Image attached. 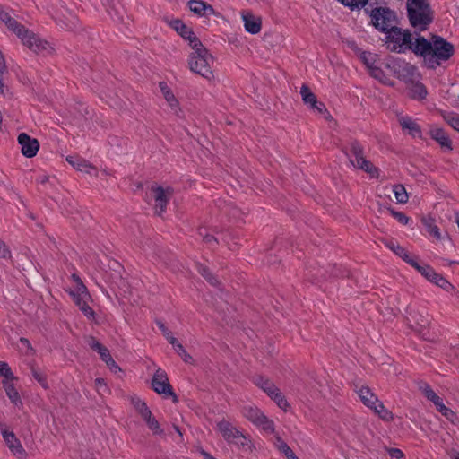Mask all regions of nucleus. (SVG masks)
<instances>
[{
    "mask_svg": "<svg viewBox=\"0 0 459 459\" xmlns=\"http://www.w3.org/2000/svg\"><path fill=\"white\" fill-rule=\"evenodd\" d=\"M191 48L193 52L188 58L190 70L206 79H210L212 76L211 69V64L213 62L212 56L209 54L196 37H193V39H191Z\"/></svg>",
    "mask_w": 459,
    "mask_h": 459,
    "instance_id": "f257e3e1",
    "label": "nucleus"
},
{
    "mask_svg": "<svg viewBox=\"0 0 459 459\" xmlns=\"http://www.w3.org/2000/svg\"><path fill=\"white\" fill-rule=\"evenodd\" d=\"M5 25L21 39L23 45L33 52L46 55L51 53L53 50V48L47 40L39 38L32 31L28 30L13 17L6 22Z\"/></svg>",
    "mask_w": 459,
    "mask_h": 459,
    "instance_id": "f03ea898",
    "label": "nucleus"
},
{
    "mask_svg": "<svg viewBox=\"0 0 459 459\" xmlns=\"http://www.w3.org/2000/svg\"><path fill=\"white\" fill-rule=\"evenodd\" d=\"M217 429L229 445L235 446L244 452H252L255 449L251 437L244 434L230 421L222 420L217 422Z\"/></svg>",
    "mask_w": 459,
    "mask_h": 459,
    "instance_id": "7ed1b4c3",
    "label": "nucleus"
},
{
    "mask_svg": "<svg viewBox=\"0 0 459 459\" xmlns=\"http://www.w3.org/2000/svg\"><path fill=\"white\" fill-rule=\"evenodd\" d=\"M345 153L354 168L367 172L371 178L378 176V169L370 161L366 160L364 149L358 141H351L347 146Z\"/></svg>",
    "mask_w": 459,
    "mask_h": 459,
    "instance_id": "20e7f679",
    "label": "nucleus"
},
{
    "mask_svg": "<svg viewBox=\"0 0 459 459\" xmlns=\"http://www.w3.org/2000/svg\"><path fill=\"white\" fill-rule=\"evenodd\" d=\"M370 23L379 31L386 33L397 26L398 20L395 12L387 7H377L370 13Z\"/></svg>",
    "mask_w": 459,
    "mask_h": 459,
    "instance_id": "39448f33",
    "label": "nucleus"
},
{
    "mask_svg": "<svg viewBox=\"0 0 459 459\" xmlns=\"http://www.w3.org/2000/svg\"><path fill=\"white\" fill-rule=\"evenodd\" d=\"M386 44L388 48L396 53H405L411 48L412 35L408 30H402L398 26L390 30L386 33Z\"/></svg>",
    "mask_w": 459,
    "mask_h": 459,
    "instance_id": "423d86ee",
    "label": "nucleus"
},
{
    "mask_svg": "<svg viewBox=\"0 0 459 459\" xmlns=\"http://www.w3.org/2000/svg\"><path fill=\"white\" fill-rule=\"evenodd\" d=\"M433 50L429 59V68L435 69L441 65V62L447 61L455 52L453 44L447 42L442 37L434 36Z\"/></svg>",
    "mask_w": 459,
    "mask_h": 459,
    "instance_id": "0eeeda50",
    "label": "nucleus"
},
{
    "mask_svg": "<svg viewBox=\"0 0 459 459\" xmlns=\"http://www.w3.org/2000/svg\"><path fill=\"white\" fill-rule=\"evenodd\" d=\"M394 75L406 84L420 79L418 68L403 59H394L387 65Z\"/></svg>",
    "mask_w": 459,
    "mask_h": 459,
    "instance_id": "6e6552de",
    "label": "nucleus"
},
{
    "mask_svg": "<svg viewBox=\"0 0 459 459\" xmlns=\"http://www.w3.org/2000/svg\"><path fill=\"white\" fill-rule=\"evenodd\" d=\"M243 416L251 421L257 428L268 433H273L274 423L269 420L257 407L255 406H244L242 408Z\"/></svg>",
    "mask_w": 459,
    "mask_h": 459,
    "instance_id": "1a4fd4ad",
    "label": "nucleus"
},
{
    "mask_svg": "<svg viewBox=\"0 0 459 459\" xmlns=\"http://www.w3.org/2000/svg\"><path fill=\"white\" fill-rule=\"evenodd\" d=\"M152 388L158 394H163L165 397L171 396L174 403L178 402V397L173 392V388L169 384L168 375L165 370L159 368L152 378Z\"/></svg>",
    "mask_w": 459,
    "mask_h": 459,
    "instance_id": "9d476101",
    "label": "nucleus"
},
{
    "mask_svg": "<svg viewBox=\"0 0 459 459\" xmlns=\"http://www.w3.org/2000/svg\"><path fill=\"white\" fill-rule=\"evenodd\" d=\"M0 431L10 451L18 458L25 457L26 451L22 447L20 440L16 437L14 433L5 429L3 423H0Z\"/></svg>",
    "mask_w": 459,
    "mask_h": 459,
    "instance_id": "9b49d317",
    "label": "nucleus"
},
{
    "mask_svg": "<svg viewBox=\"0 0 459 459\" xmlns=\"http://www.w3.org/2000/svg\"><path fill=\"white\" fill-rule=\"evenodd\" d=\"M433 41L430 42L422 36H418L415 41L411 40V48L409 50L412 51L416 56H421L424 59L426 65L429 67V59L433 50Z\"/></svg>",
    "mask_w": 459,
    "mask_h": 459,
    "instance_id": "f8f14e48",
    "label": "nucleus"
},
{
    "mask_svg": "<svg viewBox=\"0 0 459 459\" xmlns=\"http://www.w3.org/2000/svg\"><path fill=\"white\" fill-rule=\"evenodd\" d=\"M155 200V212L161 215L166 212L167 204L173 195L171 187L163 188L162 186L152 187Z\"/></svg>",
    "mask_w": 459,
    "mask_h": 459,
    "instance_id": "ddd939ff",
    "label": "nucleus"
},
{
    "mask_svg": "<svg viewBox=\"0 0 459 459\" xmlns=\"http://www.w3.org/2000/svg\"><path fill=\"white\" fill-rule=\"evenodd\" d=\"M408 18L411 25L420 30H425L433 21L431 10L420 12L411 11L410 14H408Z\"/></svg>",
    "mask_w": 459,
    "mask_h": 459,
    "instance_id": "4468645a",
    "label": "nucleus"
},
{
    "mask_svg": "<svg viewBox=\"0 0 459 459\" xmlns=\"http://www.w3.org/2000/svg\"><path fill=\"white\" fill-rule=\"evenodd\" d=\"M18 143L21 145L22 155L27 158L36 156L39 149V143L37 139L30 137L26 133H21L18 135Z\"/></svg>",
    "mask_w": 459,
    "mask_h": 459,
    "instance_id": "2eb2a0df",
    "label": "nucleus"
},
{
    "mask_svg": "<svg viewBox=\"0 0 459 459\" xmlns=\"http://www.w3.org/2000/svg\"><path fill=\"white\" fill-rule=\"evenodd\" d=\"M242 20L245 30L251 34H257L261 30L262 22L259 17L255 16L250 12H243Z\"/></svg>",
    "mask_w": 459,
    "mask_h": 459,
    "instance_id": "dca6fc26",
    "label": "nucleus"
},
{
    "mask_svg": "<svg viewBox=\"0 0 459 459\" xmlns=\"http://www.w3.org/2000/svg\"><path fill=\"white\" fill-rule=\"evenodd\" d=\"M56 23L63 30L70 31H75L80 28L78 18L68 11L56 20Z\"/></svg>",
    "mask_w": 459,
    "mask_h": 459,
    "instance_id": "f3484780",
    "label": "nucleus"
},
{
    "mask_svg": "<svg viewBox=\"0 0 459 459\" xmlns=\"http://www.w3.org/2000/svg\"><path fill=\"white\" fill-rule=\"evenodd\" d=\"M430 137L435 140L441 148L446 151H452V141L450 140L448 134L445 132L443 128L440 127H433L429 130Z\"/></svg>",
    "mask_w": 459,
    "mask_h": 459,
    "instance_id": "a211bd4d",
    "label": "nucleus"
},
{
    "mask_svg": "<svg viewBox=\"0 0 459 459\" xmlns=\"http://www.w3.org/2000/svg\"><path fill=\"white\" fill-rule=\"evenodd\" d=\"M399 124L403 130H406L413 138H422L421 128L411 117L405 116L399 118Z\"/></svg>",
    "mask_w": 459,
    "mask_h": 459,
    "instance_id": "6ab92c4d",
    "label": "nucleus"
},
{
    "mask_svg": "<svg viewBox=\"0 0 459 459\" xmlns=\"http://www.w3.org/2000/svg\"><path fill=\"white\" fill-rule=\"evenodd\" d=\"M188 6L193 13L200 16H208L215 13L213 7L202 0H190Z\"/></svg>",
    "mask_w": 459,
    "mask_h": 459,
    "instance_id": "aec40b11",
    "label": "nucleus"
},
{
    "mask_svg": "<svg viewBox=\"0 0 459 459\" xmlns=\"http://www.w3.org/2000/svg\"><path fill=\"white\" fill-rule=\"evenodd\" d=\"M410 98L416 100H423L428 95V90L420 80H415L413 82L407 84Z\"/></svg>",
    "mask_w": 459,
    "mask_h": 459,
    "instance_id": "412c9836",
    "label": "nucleus"
},
{
    "mask_svg": "<svg viewBox=\"0 0 459 459\" xmlns=\"http://www.w3.org/2000/svg\"><path fill=\"white\" fill-rule=\"evenodd\" d=\"M14 379H3L2 384L3 387L6 393V395L10 399V401L15 405L20 406L22 404L20 394L16 390L13 381Z\"/></svg>",
    "mask_w": 459,
    "mask_h": 459,
    "instance_id": "4be33fe9",
    "label": "nucleus"
},
{
    "mask_svg": "<svg viewBox=\"0 0 459 459\" xmlns=\"http://www.w3.org/2000/svg\"><path fill=\"white\" fill-rule=\"evenodd\" d=\"M159 87H160L165 100L169 103L171 110L176 115H178V111L180 110L179 106H178V101L175 98V96H174L173 92L171 91V90L169 89V87L167 85V83L165 82H160L159 84Z\"/></svg>",
    "mask_w": 459,
    "mask_h": 459,
    "instance_id": "5701e85b",
    "label": "nucleus"
},
{
    "mask_svg": "<svg viewBox=\"0 0 459 459\" xmlns=\"http://www.w3.org/2000/svg\"><path fill=\"white\" fill-rule=\"evenodd\" d=\"M169 25L172 29H174L182 38L187 39L189 41V45L191 46V39L195 36V33L192 31L190 28H188L182 21L177 19L171 21Z\"/></svg>",
    "mask_w": 459,
    "mask_h": 459,
    "instance_id": "b1692460",
    "label": "nucleus"
},
{
    "mask_svg": "<svg viewBox=\"0 0 459 459\" xmlns=\"http://www.w3.org/2000/svg\"><path fill=\"white\" fill-rule=\"evenodd\" d=\"M361 402L364 405L372 409L373 406L378 402V398L372 393L368 386H361L357 391Z\"/></svg>",
    "mask_w": 459,
    "mask_h": 459,
    "instance_id": "393cba45",
    "label": "nucleus"
},
{
    "mask_svg": "<svg viewBox=\"0 0 459 459\" xmlns=\"http://www.w3.org/2000/svg\"><path fill=\"white\" fill-rule=\"evenodd\" d=\"M411 265L430 282H433L437 275V273L429 264H420L416 260H414Z\"/></svg>",
    "mask_w": 459,
    "mask_h": 459,
    "instance_id": "a878e982",
    "label": "nucleus"
},
{
    "mask_svg": "<svg viewBox=\"0 0 459 459\" xmlns=\"http://www.w3.org/2000/svg\"><path fill=\"white\" fill-rule=\"evenodd\" d=\"M70 295L73 297L74 302L76 304V306H78L79 308L84 306L85 303L87 304L91 299L85 285H82L80 290L70 291Z\"/></svg>",
    "mask_w": 459,
    "mask_h": 459,
    "instance_id": "bb28decb",
    "label": "nucleus"
},
{
    "mask_svg": "<svg viewBox=\"0 0 459 459\" xmlns=\"http://www.w3.org/2000/svg\"><path fill=\"white\" fill-rule=\"evenodd\" d=\"M66 161L75 169L80 171H85L89 173L90 169H92V166L86 160L79 156H68L66 157Z\"/></svg>",
    "mask_w": 459,
    "mask_h": 459,
    "instance_id": "cd10ccee",
    "label": "nucleus"
},
{
    "mask_svg": "<svg viewBox=\"0 0 459 459\" xmlns=\"http://www.w3.org/2000/svg\"><path fill=\"white\" fill-rule=\"evenodd\" d=\"M388 248H390L395 255L400 256L403 261L411 265L412 262L415 260L412 258L410 254L399 244L390 241L386 243Z\"/></svg>",
    "mask_w": 459,
    "mask_h": 459,
    "instance_id": "c85d7f7f",
    "label": "nucleus"
},
{
    "mask_svg": "<svg viewBox=\"0 0 459 459\" xmlns=\"http://www.w3.org/2000/svg\"><path fill=\"white\" fill-rule=\"evenodd\" d=\"M254 383L255 384V385L260 387L264 393H266L267 395L273 394V391L277 388L273 382H271L268 378H265L263 376L255 377Z\"/></svg>",
    "mask_w": 459,
    "mask_h": 459,
    "instance_id": "c756f323",
    "label": "nucleus"
},
{
    "mask_svg": "<svg viewBox=\"0 0 459 459\" xmlns=\"http://www.w3.org/2000/svg\"><path fill=\"white\" fill-rule=\"evenodd\" d=\"M406 7L407 14H410L411 11L420 12L425 10H431L427 0H407Z\"/></svg>",
    "mask_w": 459,
    "mask_h": 459,
    "instance_id": "7c9ffc66",
    "label": "nucleus"
},
{
    "mask_svg": "<svg viewBox=\"0 0 459 459\" xmlns=\"http://www.w3.org/2000/svg\"><path fill=\"white\" fill-rule=\"evenodd\" d=\"M197 267V271L199 272V273L212 286H218L220 284V281L219 280L217 279L216 276H214L210 269L204 265V264H198L196 265Z\"/></svg>",
    "mask_w": 459,
    "mask_h": 459,
    "instance_id": "2f4dec72",
    "label": "nucleus"
},
{
    "mask_svg": "<svg viewBox=\"0 0 459 459\" xmlns=\"http://www.w3.org/2000/svg\"><path fill=\"white\" fill-rule=\"evenodd\" d=\"M359 58L363 62V64L367 66L368 71L377 65L378 56L377 54L361 51L359 54Z\"/></svg>",
    "mask_w": 459,
    "mask_h": 459,
    "instance_id": "473e14b6",
    "label": "nucleus"
},
{
    "mask_svg": "<svg viewBox=\"0 0 459 459\" xmlns=\"http://www.w3.org/2000/svg\"><path fill=\"white\" fill-rule=\"evenodd\" d=\"M371 410H373L383 420L389 421L393 420V413L387 410L379 400Z\"/></svg>",
    "mask_w": 459,
    "mask_h": 459,
    "instance_id": "72a5a7b5",
    "label": "nucleus"
},
{
    "mask_svg": "<svg viewBox=\"0 0 459 459\" xmlns=\"http://www.w3.org/2000/svg\"><path fill=\"white\" fill-rule=\"evenodd\" d=\"M422 223L425 226L427 231L429 235L433 236L437 239H439L441 238L439 229L435 224V220L431 217L423 218Z\"/></svg>",
    "mask_w": 459,
    "mask_h": 459,
    "instance_id": "f704fd0d",
    "label": "nucleus"
},
{
    "mask_svg": "<svg viewBox=\"0 0 459 459\" xmlns=\"http://www.w3.org/2000/svg\"><path fill=\"white\" fill-rule=\"evenodd\" d=\"M436 408L444 417H446V420H448L453 424H455L457 421L458 418H457L455 412H454L451 409L446 407L443 403V401H441L439 403H437L436 405Z\"/></svg>",
    "mask_w": 459,
    "mask_h": 459,
    "instance_id": "c9c22d12",
    "label": "nucleus"
},
{
    "mask_svg": "<svg viewBox=\"0 0 459 459\" xmlns=\"http://www.w3.org/2000/svg\"><path fill=\"white\" fill-rule=\"evenodd\" d=\"M300 95L305 104L309 105L310 107L312 105H316V97L307 85H302L300 89Z\"/></svg>",
    "mask_w": 459,
    "mask_h": 459,
    "instance_id": "e433bc0d",
    "label": "nucleus"
},
{
    "mask_svg": "<svg viewBox=\"0 0 459 459\" xmlns=\"http://www.w3.org/2000/svg\"><path fill=\"white\" fill-rule=\"evenodd\" d=\"M410 316L415 323V325H412V328L420 333L429 325V320L422 315H417L416 313H410Z\"/></svg>",
    "mask_w": 459,
    "mask_h": 459,
    "instance_id": "4c0bfd02",
    "label": "nucleus"
},
{
    "mask_svg": "<svg viewBox=\"0 0 459 459\" xmlns=\"http://www.w3.org/2000/svg\"><path fill=\"white\" fill-rule=\"evenodd\" d=\"M394 194L397 203L406 204L408 202V194L403 185H395L394 186Z\"/></svg>",
    "mask_w": 459,
    "mask_h": 459,
    "instance_id": "58836bf2",
    "label": "nucleus"
},
{
    "mask_svg": "<svg viewBox=\"0 0 459 459\" xmlns=\"http://www.w3.org/2000/svg\"><path fill=\"white\" fill-rule=\"evenodd\" d=\"M173 347H174L176 352L178 353V355L181 357V359H183V361L185 363H188V364L193 363L192 356L186 351V349L183 347V345L181 343H179L178 342H176V344L173 345Z\"/></svg>",
    "mask_w": 459,
    "mask_h": 459,
    "instance_id": "ea45409f",
    "label": "nucleus"
},
{
    "mask_svg": "<svg viewBox=\"0 0 459 459\" xmlns=\"http://www.w3.org/2000/svg\"><path fill=\"white\" fill-rule=\"evenodd\" d=\"M278 449L285 455L288 459H296V455L291 448L280 437H277Z\"/></svg>",
    "mask_w": 459,
    "mask_h": 459,
    "instance_id": "a19ab883",
    "label": "nucleus"
},
{
    "mask_svg": "<svg viewBox=\"0 0 459 459\" xmlns=\"http://www.w3.org/2000/svg\"><path fill=\"white\" fill-rule=\"evenodd\" d=\"M156 325L161 331L162 334L167 339V341L171 345H175L178 340L172 335L171 332L168 329V327L160 320H156Z\"/></svg>",
    "mask_w": 459,
    "mask_h": 459,
    "instance_id": "79ce46f5",
    "label": "nucleus"
},
{
    "mask_svg": "<svg viewBox=\"0 0 459 459\" xmlns=\"http://www.w3.org/2000/svg\"><path fill=\"white\" fill-rule=\"evenodd\" d=\"M31 375L32 377L40 384V385L47 389L48 388V385L46 379L45 375L37 368H31Z\"/></svg>",
    "mask_w": 459,
    "mask_h": 459,
    "instance_id": "37998d69",
    "label": "nucleus"
},
{
    "mask_svg": "<svg viewBox=\"0 0 459 459\" xmlns=\"http://www.w3.org/2000/svg\"><path fill=\"white\" fill-rule=\"evenodd\" d=\"M0 376L3 377L4 379H16L10 366L4 361H0Z\"/></svg>",
    "mask_w": 459,
    "mask_h": 459,
    "instance_id": "c03bdc74",
    "label": "nucleus"
},
{
    "mask_svg": "<svg viewBox=\"0 0 459 459\" xmlns=\"http://www.w3.org/2000/svg\"><path fill=\"white\" fill-rule=\"evenodd\" d=\"M343 5L349 7L351 10L359 9L363 7L368 3V0H339Z\"/></svg>",
    "mask_w": 459,
    "mask_h": 459,
    "instance_id": "a18cd8bd",
    "label": "nucleus"
},
{
    "mask_svg": "<svg viewBox=\"0 0 459 459\" xmlns=\"http://www.w3.org/2000/svg\"><path fill=\"white\" fill-rule=\"evenodd\" d=\"M434 284H436L437 286L442 288L443 290H446V291H449L450 290L453 289V285L446 280L445 279L441 274H438L437 275V277L435 278V281H433Z\"/></svg>",
    "mask_w": 459,
    "mask_h": 459,
    "instance_id": "49530a36",
    "label": "nucleus"
},
{
    "mask_svg": "<svg viewBox=\"0 0 459 459\" xmlns=\"http://www.w3.org/2000/svg\"><path fill=\"white\" fill-rule=\"evenodd\" d=\"M146 424L148 428L153 432L154 435H163L164 431L160 428V423L155 419V417H152L151 420H149Z\"/></svg>",
    "mask_w": 459,
    "mask_h": 459,
    "instance_id": "de8ad7c7",
    "label": "nucleus"
},
{
    "mask_svg": "<svg viewBox=\"0 0 459 459\" xmlns=\"http://www.w3.org/2000/svg\"><path fill=\"white\" fill-rule=\"evenodd\" d=\"M369 74L372 77H374L375 79L378 80L381 82H385V80H387V77L385 76L384 71L379 66H377V65L369 70Z\"/></svg>",
    "mask_w": 459,
    "mask_h": 459,
    "instance_id": "09e8293b",
    "label": "nucleus"
},
{
    "mask_svg": "<svg viewBox=\"0 0 459 459\" xmlns=\"http://www.w3.org/2000/svg\"><path fill=\"white\" fill-rule=\"evenodd\" d=\"M134 407H135L136 411H138V413L141 415V417L146 416V414L151 411V410L149 409L147 404L141 400H137L134 403Z\"/></svg>",
    "mask_w": 459,
    "mask_h": 459,
    "instance_id": "8fccbe9b",
    "label": "nucleus"
},
{
    "mask_svg": "<svg viewBox=\"0 0 459 459\" xmlns=\"http://www.w3.org/2000/svg\"><path fill=\"white\" fill-rule=\"evenodd\" d=\"M134 407H135L136 411H138V413L141 415V417L146 416V414L151 411V410L149 409L147 404L141 400H137L134 403Z\"/></svg>",
    "mask_w": 459,
    "mask_h": 459,
    "instance_id": "3c124183",
    "label": "nucleus"
},
{
    "mask_svg": "<svg viewBox=\"0 0 459 459\" xmlns=\"http://www.w3.org/2000/svg\"><path fill=\"white\" fill-rule=\"evenodd\" d=\"M392 216L396 219L401 224L406 225L409 222V217L401 212H396L394 209L389 208Z\"/></svg>",
    "mask_w": 459,
    "mask_h": 459,
    "instance_id": "603ef678",
    "label": "nucleus"
},
{
    "mask_svg": "<svg viewBox=\"0 0 459 459\" xmlns=\"http://www.w3.org/2000/svg\"><path fill=\"white\" fill-rule=\"evenodd\" d=\"M445 119L454 129L459 131V115L450 114Z\"/></svg>",
    "mask_w": 459,
    "mask_h": 459,
    "instance_id": "864d4df0",
    "label": "nucleus"
},
{
    "mask_svg": "<svg viewBox=\"0 0 459 459\" xmlns=\"http://www.w3.org/2000/svg\"><path fill=\"white\" fill-rule=\"evenodd\" d=\"M273 401L275 402L279 408L282 409L285 411L290 408V404L282 394H278V396Z\"/></svg>",
    "mask_w": 459,
    "mask_h": 459,
    "instance_id": "5fc2aeb1",
    "label": "nucleus"
},
{
    "mask_svg": "<svg viewBox=\"0 0 459 459\" xmlns=\"http://www.w3.org/2000/svg\"><path fill=\"white\" fill-rule=\"evenodd\" d=\"M0 258L8 259L11 258V251L7 245L0 239Z\"/></svg>",
    "mask_w": 459,
    "mask_h": 459,
    "instance_id": "6e6d98bb",
    "label": "nucleus"
},
{
    "mask_svg": "<svg viewBox=\"0 0 459 459\" xmlns=\"http://www.w3.org/2000/svg\"><path fill=\"white\" fill-rule=\"evenodd\" d=\"M80 310L83 313V315L85 316H87L88 318H94V316H95V312L93 311V309L88 305V303L84 304V306H82Z\"/></svg>",
    "mask_w": 459,
    "mask_h": 459,
    "instance_id": "4d7b16f0",
    "label": "nucleus"
},
{
    "mask_svg": "<svg viewBox=\"0 0 459 459\" xmlns=\"http://www.w3.org/2000/svg\"><path fill=\"white\" fill-rule=\"evenodd\" d=\"M88 344L95 351H100L103 347V345L94 337H90Z\"/></svg>",
    "mask_w": 459,
    "mask_h": 459,
    "instance_id": "13d9d810",
    "label": "nucleus"
},
{
    "mask_svg": "<svg viewBox=\"0 0 459 459\" xmlns=\"http://www.w3.org/2000/svg\"><path fill=\"white\" fill-rule=\"evenodd\" d=\"M388 454L392 458L395 459H403L404 457L403 452L398 448H390Z\"/></svg>",
    "mask_w": 459,
    "mask_h": 459,
    "instance_id": "bf43d9fd",
    "label": "nucleus"
},
{
    "mask_svg": "<svg viewBox=\"0 0 459 459\" xmlns=\"http://www.w3.org/2000/svg\"><path fill=\"white\" fill-rule=\"evenodd\" d=\"M426 398L431 401L435 406L442 401V399L433 390L426 395Z\"/></svg>",
    "mask_w": 459,
    "mask_h": 459,
    "instance_id": "052dcab7",
    "label": "nucleus"
},
{
    "mask_svg": "<svg viewBox=\"0 0 459 459\" xmlns=\"http://www.w3.org/2000/svg\"><path fill=\"white\" fill-rule=\"evenodd\" d=\"M97 352L100 354L101 359L105 362L111 357L109 351L105 346H103Z\"/></svg>",
    "mask_w": 459,
    "mask_h": 459,
    "instance_id": "680f3d73",
    "label": "nucleus"
},
{
    "mask_svg": "<svg viewBox=\"0 0 459 459\" xmlns=\"http://www.w3.org/2000/svg\"><path fill=\"white\" fill-rule=\"evenodd\" d=\"M203 239L206 244L210 245L211 247L213 246L214 244L218 243L217 238L214 236L210 235V234H205L203 237Z\"/></svg>",
    "mask_w": 459,
    "mask_h": 459,
    "instance_id": "e2e57ef3",
    "label": "nucleus"
},
{
    "mask_svg": "<svg viewBox=\"0 0 459 459\" xmlns=\"http://www.w3.org/2000/svg\"><path fill=\"white\" fill-rule=\"evenodd\" d=\"M11 17L12 16L0 6V21L5 24Z\"/></svg>",
    "mask_w": 459,
    "mask_h": 459,
    "instance_id": "0e129e2a",
    "label": "nucleus"
},
{
    "mask_svg": "<svg viewBox=\"0 0 459 459\" xmlns=\"http://www.w3.org/2000/svg\"><path fill=\"white\" fill-rule=\"evenodd\" d=\"M331 274L333 277H342V276H344V272L342 271V269L340 267H338L337 265H333Z\"/></svg>",
    "mask_w": 459,
    "mask_h": 459,
    "instance_id": "69168bd1",
    "label": "nucleus"
},
{
    "mask_svg": "<svg viewBox=\"0 0 459 459\" xmlns=\"http://www.w3.org/2000/svg\"><path fill=\"white\" fill-rule=\"evenodd\" d=\"M310 108L316 110L318 113L326 112L325 104L322 102H318L317 100H316V105H312Z\"/></svg>",
    "mask_w": 459,
    "mask_h": 459,
    "instance_id": "338daca9",
    "label": "nucleus"
},
{
    "mask_svg": "<svg viewBox=\"0 0 459 459\" xmlns=\"http://www.w3.org/2000/svg\"><path fill=\"white\" fill-rule=\"evenodd\" d=\"M419 388L425 396L432 391L431 387L427 383H420Z\"/></svg>",
    "mask_w": 459,
    "mask_h": 459,
    "instance_id": "774afa93",
    "label": "nucleus"
}]
</instances>
